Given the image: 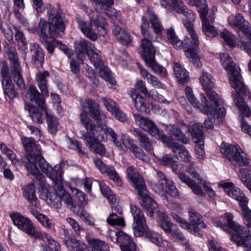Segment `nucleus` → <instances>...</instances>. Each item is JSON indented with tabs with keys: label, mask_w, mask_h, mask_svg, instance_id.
Listing matches in <instances>:
<instances>
[{
	"label": "nucleus",
	"mask_w": 251,
	"mask_h": 251,
	"mask_svg": "<svg viewBox=\"0 0 251 251\" xmlns=\"http://www.w3.org/2000/svg\"><path fill=\"white\" fill-rule=\"evenodd\" d=\"M130 211L134 219L133 229L136 237L145 236L152 243L159 246L162 244L161 236L156 232L150 230L146 224L143 211L135 205L130 204Z\"/></svg>",
	"instance_id": "obj_5"
},
{
	"label": "nucleus",
	"mask_w": 251,
	"mask_h": 251,
	"mask_svg": "<svg viewBox=\"0 0 251 251\" xmlns=\"http://www.w3.org/2000/svg\"><path fill=\"white\" fill-rule=\"evenodd\" d=\"M135 123L141 128L148 132L151 135L160 140L162 142L167 139V136L160 130L155 123L147 118L140 116L139 114H133Z\"/></svg>",
	"instance_id": "obj_15"
},
{
	"label": "nucleus",
	"mask_w": 251,
	"mask_h": 251,
	"mask_svg": "<svg viewBox=\"0 0 251 251\" xmlns=\"http://www.w3.org/2000/svg\"><path fill=\"white\" fill-rule=\"evenodd\" d=\"M107 221L108 224L113 226H124L125 225L124 218L113 213L109 215L107 219Z\"/></svg>",
	"instance_id": "obj_62"
},
{
	"label": "nucleus",
	"mask_w": 251,
	"mask_h": 251,
	"mask_svg": "<svg viewBox=\"0 0 251 251\" xmlns=\"http://www.w3.org/2000/svg\"><path fill=\"white\" fill-rule=\"evenodd\" d=\"M92 251H109V246L104 242L96 239L89 240Z\"/></svg>",
	"instance_id": "obj_50"
},
{
	"label": "nucleus",
	"mask_w": 251,
	"mask_h": 251,
	"mask_svg": "<svg viewBox=\"0 0 251 251\" xmlns=\"http://www.w3.org/2000/svg\"><path fill=\"white\" fill-rule=\"evenodd\" d=\"M80 120L87 131V132H83L82 133L81 139L85 142L86 145L91 151L100 155H105L106 154L105 147L100 143V140H98L96 137V132L92 129L91 119L88 117L86 111L80 114Z\"/></svg>",
	"instance_id": "obj_8"
},
{
	"label": "nucleus",
	"mask_w": 251,
	"mask_h": 251,
	"mask_svg": "<svg viewBox=\"0 0 251 251\" xmlns=\"http://www.w3.org/2000/svg\"><path fill=\"white\" fill-rule=\"evenodd\" d=\"M171 168L174 172L178 174L179 178L191 188L194 193L201 197L205 196V193L202 191L201 187L198 186L195 182L192 180L189 176L183 173V166L182 163L175 161L174 163L172 164Z\"/></svg>",
	"instance_id": "obj_17"
},
{
	"label": "nucleus",
	"mask_w": 251,
	"mask_h": 251,
	"mask_svg": "<svg viewBox=\"0 0 251 251\" xmlns=\"http://www.w3.org/2000/svg\"><path fill=\"white\" fill-rule=\"evenodd\" d=\"M163 143L172 150L178 159L185 162L190 161L191 156L185 147L173 141L172 137H167Z\"/></svg>",
	"instance_id": "obj_19"
},
{
	"label": "nucleus",
	"mask_w": 251,
	"mask_h": 251,
	"mask_svg": "<svg viewBox=\"0 0 251 251\" xmlns=\"http://www.w3.org/2000/svg\"><path fill=\"white\" fill-rule=\"evenodd\" d=\"M142 20L141 33L144 38L141 41V55L154 73L165 77L167 75L166 69L157 63L155 59V50L152 44V37L149 31L150 26L148 20L143 17Z\"/></svg>",
	"instance_id": "obj_3"
},
{
	"label": "nucleus",
	"mask_w": 251,
	"mask_h": 251,
	"mask_svg": "<svg viewBox=\"0 0 251 251\" xmlns=\"http://www.w3.org/2000/svg\"><path fill=\"white\" fill-rule=\"evenodd\" d=\"M161 193H158L163 197H165V194H168L170 195L176 197L178 195V191L177 189L174 185L172 182H167V184L165 185Z\"/></svg>",
	"instance_id": "obj_58"
},
{
	"label": "nucleus",
	"mask_w": 251,
	"mask_h": 251,
	"mask_svg": "<svg viewBox=\"0 0 251 251\" xmlns=\"http://www.w3.org/2000/svg\"><path fill=\"white\" fill-rule=\"evenodd\" d=\"M25 109L28 111L31 118L34 122L39 124L43 122L44 118L42 111H45L44 110L41 109L42 110H41L34 106L28 105H25Z\"/></svg>",
	"instance_id": "obj_45"
},
{
	"label": "nucleus",
	"mask_w": 251,
	"mask_h": 251,
	"mask_svg": "<svg viewBox=\"0 0 251 251\" xmlns=\"http://www.w3.org/2000/svg\"><path fill=\"white\" fill-rule=\"evenodd\" d=\"M166 35L168 40L175 48L177 50L181 49L182 41L178 38L173 28L171 27L167 30Z\"/></svg>",
	"instance_id": "obj_46"
},
{
	"label": "nucleus",
	"mask_w": 251,
	"mask_h": 251,
	"mask_svg": "<svg viewBox=\"0 0 251 251\" xmlns=\"http://www.w3.org/2000/svg\"><path fill=\"white\" fill-rule=\"evenodd\" d=\"M185 94L187 99L191 103L192 105L195 108L200 109L201 112L211 111V107L209 105L210 101L207 100L206 97L201 94V103L199 102L193 93L191 88L187 87L185 90Z\"/></svg>",
	"instance_id": "obj_21"
},
{
	"label": "nucleus",
	"mask_w": 251,
	"mask_h": 251,
	"mask_svg": "<svg viewBox=\"0 0 251 251\" xmlns=\"http://www.w3.org/2000/svg\"><path fill=\"white\" fill-rule=\"evenodd\" d=\"M166 129L168 133L171 136H174L177 141L185 144L189 143V140L185 135L176 126L173 125H169L167 126Z\"/></svg>",
	"instance_id": "obj_39"
},
{
	"label": "nucleus",
	"mask_w": 251,
	"mask_h": 251,
	"mask_svg": "<svg viewBox=\"0 0 251 251\" xmlns=\"http://www.w3.org/2000/svg\"><path fill=\"white\" fill-rule=\"evenodd\" d=\"M126 172L127 177L130 180L132 187L137 191L139 197L140 204L149 212V215L152 216L156 210L157 205L150 196V193L143 177L132 166L128 167Z\"/></svg>",
	"instance_id": "obj_4"
},
{
	"label": "nucleus",
	"mask_w": 251,
	"mask_h": 251,
	"mask_svg": "<svg viewBox=\"0 0 251 251\" xmlns=\"http://www.w3.org/2000/svg\"><path fill=\"white\" fill-rule=\"evenodd\" d=\"M91 123L92 129L96 132V137L100 141H106L108 140L107 135L109 136L111 140L117 136V133L112 128L107 127L105 125H96L91 119Z\"/></svg>",
	"instance_id": "obj_26"
},
{
	"label": "nucleus",
	"mask_w": 251,
	"mask_h": 251,
	"mask_svg": "<svg viewBox=\"0 0 251 251\" xmlns=\"http://www.w3.org/2000/svg\"><path fill=\"white\" fill-rule=\"evenodd\" d=\"M239 177L243 183L251 192V176L248 170L241 169L239 171Z\"/></svg>",
	"instance_id": "obj_56"
},
{
	"label": "nucleus",
	"mask_w": 251,
	"mask_h": 251,
	"mask_svg": "<svg viewBox=\"0 0 251 251\" xmlns=\"http://www.w3.org/2000/svg\"><path fill=\"white\" fill-rule=\"evenodd\" d=\"M119 242L122 251H135L136 246L130 237L122 231H119Z\"/></svg>",
	"instance_id": "obj_31"
},
{
	"label": "nucleus",
	"mask_w": 251,
	"mask_h": 251,
	"mask_svg": "<svg viewBox=\"0 0 251 251\" xmlns=\"http://www.w3.org/2000/svg\"><path fill=\"white\" fill-rule=\"evenodd\" d=\"M27 96L31 102H34L42 110L47 109L44 97L38 92L35 86L31 85L29 87Z\"/></svg>",
	"instance_id": "obj_29"
},
{
	"label": "nucleus",
	"mask_w": 251,
	"mask_h": 251,
	"mask_svg": "<svg viewBox=\"0 0 251 251\" xmlns=\"http://www.w3.org/2000/svg\"><path fill=\"white\" fill-rule=\"evenodd\" d=\"M237 46L241 49L245 50L251 56V31L243 36L239 41Z\"/></svg>",
	"instance_id": "obj_49"
},
{
	"label": "nucleus",
	"mask_w": 251,
	"mask_h": 251,
	"mask_svg": "<svg viewBox=\"0 0 251 251\" xmlns=\"http://www.w3.org/2000/svg\"><path fill=\"white\" fill-rule=\"evenodd\" d=\"M190 174L192 176V177L195 178L196 179H198V180L199 181V183L203 185L204 190L207 193L208 195L210 197L214 196L215 193L214 191L208 186L206 185L204 180L200 178V175L198 172H196L195 171H190Z\"/></svg>",
	"instance_id": "obj_60"
},
{
	"label": "nucleus",
	"mask_w": 251,
	"mask_h": 251,
	"mask_svg": "<svg viewBox=\"0 0 251 251\" xmlns=\"http://www.w3.org/2000/svg\"><path fill=\"white\" fill-rule=\"evenodd\" d=\"M100 53V51L94 46V48L92 49V51L89 52L87 54L91 62L94 64L96 68L98 69L99 67H100L103 64Z\"/></svg>",
	"instance_id": "obj_48"
},
{
	"label": "nucleus",
	"mask_w": 251,
	"mask_h": 251,
	"mask_svg": "<svg viewBox=\"0 0 251 251\" xmlns=\"http://www.w3.org/2000/svg\"><path fill=\"white\" fill-rule=\"evenodd\" d=\"M241 206L244 217V224L247 226L249 232L251 230V210L247 207V203L245 204V206Z\"/></svg>",
	"instance_id": "obj_64"
},
{
	"label": "nucleus",
	"mask_w": 251,
	"mask_h": 251,
	"mask_svg": "<svg viewBox=\"0 0 251 251\" xmlns=\"http://www.w3.org/2000/svg\"><path fill=\"white\" fill-rule=\"evenodd\" d=\"M2 85L5 94L10 99H13L17 96V93L14 89V86L12 84V81L9 83L2 82Z\"/></svg>",
	"instance_id": "obj_61"
},
{
	"label": "nucleus",
	"mask_w": 251,
	"mask_h": 251,
	"mask_svg": "<svg viewBox=\"0 0 251 251\" xmlns=\"http://www.w3.org/2000/svg\"><path fill=\"white\" fill-rule=\"evenodd\" d=\"M98 68L100 70V76L101 78L109 82L111 84H115L116 83V81L112 77L111 72L107 66H104V64H102V65L100 67H99Z\"/></svg>",
	"instance_id": "obj_53"
},
{
	"label": "nucleus",
	"mask_w": 251,
	"mask_h": 251,
	"mask_svg": "<svg viewBox=\"0 0 251 251\" xmlns=\"http://www.w3.org/2000/svg\"><path fill=\"white\" fill-rule=\"evenodd\" d=\"M64 243L70 251H90L86 244L74 238H68Z\"/></svg>",
	"instance_id": "obj_35"
},
{
	"label": "nucleus",
	"mask_w": 251,
	"mask_h": 251,
	"mask_svg": "<svg viewBox=\"0 0 251 251\" xmlns=\"http://www.w3.org/2000/svg\"><path fill=\"white\" fill-rule=\"evenodd\" d=\"M147 12L154 31L156 33L160 32L163 29V27L159 23L156 15L150 8L148 9Z\"/></svg>",
	"instance_id": "obj_52"
},
{
	"label": "nucleus",
	"mask_w": 251,
	"mask_h": 251,
	"mask_svg": "<svg viewBox=\"0 0 251 251\" xmlns=\"http://www.w3.org/2000/svg\"><path fill=\"white\" fill-rule=\"evenodd\" d=\"M215 81L213 77L207 72H203L200 77L201 83L205 89L209 100L217 106L219 101H221V100L219 99L218 94L212 90Z\"/></svg>",
	"instance_id": "obj_18"
},
{
	"label": "nucleus",
	"mask_w": 251,
	"mask_h": 251,
	"mask_svg": "<svg viewBox=\"0 0 251 251\" xmlns=\"http://www.w3.org/2000/svg\"><path fill=\"white\" fill-rule=\"evenodd\" d=\"M22 143L26 152L24 162L28 173L36 177L35 182L43 183V175L40 172L39 168L46 175L51 169V166L49 165L45 159L41 156V149L35 141L33 138L23 137L22 138Z\"/></svg>",
	"instance_id": "obj_1"
},
{
	"label": "nucleus",
	"mask_w": 251,
	"mask_h": 251,
	"mask_svg": "<svg viewBox=\"0 0 251 251\" xmlns=\"http://www.w3.org/2000/svg\"><path fill=\"white\" fill-rule=\"evenodd\" d=\"M10 218L16 226L32 238H40L42 235L41 232L36 230L31 221L20 213L10 214Z\"/></svg>",
	"instance_id": "obj_14"
},
{
	"label": "nucleus",
	"mask_w": 251,
	"mask_h": 251,
	"mask_svg": "<svg viewBox=\"0 0 251 251\" xmlns=\"http://www.w3.org/2000/svg\"><path fill=\"white\" fill-rule=\"evenodd\" d=\"M173 70L176 77L182 83H187L189 80L188 72L178 63H173Z\"/></svg>",
	"instance_id": "obj_41"
},
{
	"label": "nucleus",
	"mask_w": 251,
	"mask_h": 251,
	"mask_svg": "<svg viewBox=\"0 0 251 251\" xmlns=\"http://www.w3.org/2000/svg\"><path fill=\"white\" fill-rule=\"evenodd\" d=\"M224 218L227 224L219 221L216 224V226L220 227L229 234L231 233V240L237 245L247 247L245 251H251V247L248 248L250 240L248 234L244 231V227L233 222V215L230 213H226Z\"/></svg>",
	"instance_id": "obj_6"
},
{
	"label": "nucleus",
	"mask_w": 251,
	"mask_h": 251,
	"mask_svg": "<svg viewBox=\"0 0 251 251\" xmlns=\"http://www.w3.org/2000/svg\"><path fill=\"white\" fill-rule=\"evenodd\" d=\"M97 11L106 13L113 4V0H93Z\"/></svg>",
	"instance_id": "obj_55"
},
{
	"label": "nucleus",
	"mask_w": 251,
	"mask_h": 251,
	"mask_svg": "<svg viewBox=\"0 0 251 251\" xmlns=\"http://www.w3.org/2000/svg\"><path fill=\"white\" fill-rule=\"evenodd\" d=\"M30 50L32 52V62L37 67L42 66L44 61V54L40 46L36 43L30 45Z\"/></svg>",
	"instance_id": "obj_30"
},
{
	"label": "nucleus",
	"mask_w": 251,
	"mask_h": 251,
	"mask_svg": "<svg viewBox=\"0 0 251 251\" xmlns=\"http://www.w3.org/2000/svg\"><path fill=\"white\" fill-rule=\"evenodd\" d=\"M76 206H72L71 210L77 214L88 225L91 226H95V220L85 210L82 209L81 211L75 210Z\"/></svg>",
	"instance_id": "obj_47"
},
{
	"label": "nucleus",
	"mask_w": 251,
	"mask_h": 251,
	"mask_svg": "<svg viewBox=\"0 0 251 251\" xmlns=\"http://www.w3.org/2000/svg\"><path fill=\"white\" fill-rule=\"evenodd\" d=\"M0 75L2 77L1 82L9 83L11 82L12 80L9 74V67L5 61L0 62Z\"/></svg>",
	"instance_id": "obj_59"
},
{
	"label": "nucleus",
	"mask_w": 251,
	"mask_h": 251,
	"mask_svg": "<svg viewBox=\"0 0 251 251\" xmlns=\"http://www.w3.org/2000/svg\"><path fill=\"white\" fill-rule=\"evenodd\" d=\"M15 38L17 41L20 48L25 52L26 55V50H27V43L25 41V38L24 34L19 28L15 27Z\"/></svg>",
	"instance_id": "obj_51"
},
{
	"label": "nucleus",
	"mask_w": 251,
	"mask_h": 251,
	"mask_svg": "<svg viewBox=\"0 0 251 251\" xmlns=\"http://www.w3.org/2000/svg\"><path fill=\"white\" fill-rule=\"evenodd\" d=\"M155 172L158 185L156 184L153 185L152 186V190L156 193H161L162 192L164 186L167 184L168 181L162 172L156 170H155Z\"/></svg>",
	"instance_id": "obj_43"
},
{
	"label": "nucleus",
	"mask_w": 251,
	"mask_h": 251,
	"mask_svg": "<svg viewBox=\"0 0 251 251\" xmlns=\"http://www.w3.org/2000/svg\"><path fill=\"white\" fill-rule=\"evenodd\" d=\"M220 58L223 66L228 75L230 85L236 91V94L232 95L234 101L242 113L248 117L250 114V109L244 102L243 98L239 96L244 95L246 92V87L240 74L239 68L237 66L235 63L231 61V58L227 53H221Z\"/></svg>",
	"instance_id": "obj_2"
},
{
	"label": "nucleus",
	"mask_w": 251,
	"mask_h": 251,
	"mask_svg": "<svg viewBox=\"0 0 251 251\" xmlns=\"http://www.w3.org/2000/svg\"><path fill=\"white\" fill-rule=\"evenodd\" d=\"M7 54L11 64V72L14 82L20 89L25 88V83L22 75V70L17 51L14 47L8 49Z\"/></svg>",
	"instance_id": "obj_11"
},
{
	"label": "nucleus",
	"mask_w": 251,
	"mask_h": 251,
	"mask_svg": "<svg viewBox=\"0 0 251 251\" xmlns=\"http://www.w3.org/2000/svg\"><path fill=\"white\" fill-rule=\"evenodd\" d=\"M134 135L138 139L141 146L150 154L154 155L152 142L148 136L139 129L134 130Z\"/></svg>",
	"instance_id": "obj_28"
},
{
	"label": "nucleus",
	"mask_w": 251,
	"mask_h": 251,
	"mask_svg": "<svg viewBox=\"0 0 251 251\" xmlns=\"http://www.w3.org/2000/svg\"><path fill=\"white\" fill-rule=\"evenodd\" d=\"M221 102L222 101H219V105L216 106L212 102L209 103V105L211 107V111L203 112V113H206L211 116V117L205 120L204 125L206 128L212 129L214 126L213 123L216 122V118L217 119V122L218 124H220L222 121V119H219L220 117L224 116L225 115V110L224 108H222L221 106Z\"/></svg>",
	"instance_id": "obj_20"
},
{
	"label": "nucleus",
	"mask_w": 251,
	"mask_h": 251,
	"mask_svg": "<svg viewBox=\"0 0 251 251\" xmlns=\"http://www.w3.org/2000/svg\"><path fill=\"white\" fill-rule=\"evenodd\" d=\"M134 102L136 109L141 112L149 113L150 112L149 103L145 98L138 94H134L131 96Z\"/></svg>",
	"instance_id": "obj_34"
},
{
	"label": "nucleus",
	"mask_w": 251,
	"mask_h": 251,
	"mask_svg": "<svg viewBox=\"0 0 251 251\" xmlns=\"http://www.w3.org/2000/svg\"><path fill=\"white\" fill-rule=\"evenodd\" d=\"M189 132L191 134L194 142L196 143L203 142V126L197 123L192 122L188 128Z\"/></svg>",
	"instance_id": "obj_32"
},
{
	"label": "nucleus",
	"mask_w": 251,
	"mask_h": 251,
	"mask_svg": "<svg viewBox=\"0 0 251 251\" xmlns=\"http://www.w3.org/2000/svg\"><path fill=\"white\" fill-rule=\"evenodd\" d=\"M34 180V182L30 183L26 186L24 189V197L32 205L37 208L40 207V201L38 200L35 194V187L34 183L37 184ZM37 184L41 185V182H38Z\"/></svg>",
	"instance_id": "obj_27"
},
{
	"label": "nucleus",
	"mask_w": 251,
	"mask_h": 251,
	"mask_svg": "<svg viewBox=\"0 0 251 251\" xmlns=\"http://www.w3.org/2000/svg\"><path fill=\"white\" fill-rule=\"evenodd\" d=\"M188 3L191 6H196L200 13L202 23V30L207 37H214L218 33L214 26L210 25L209 21L206 16L208 12V5L206 0H189Z\"/></svg>",
	"instance_id": "obj_12"
},
{
	"label": "nucleus",
	"mask_w": 251,
	"mask_h": 251,
	"mask_svg": "<svg viewBox=\"0 0 251 251\" xmlns=\"http://www.w3.org/2000/svg\"><path fill=\"white\" fill-rule=\"evenodd\" d=\"M46 8L48 19L50 22H49L46 39L57 37L60 32H63L65 28L64 22V14L61 9L60 5L58 4L57 7H54L50 4H48Z\"/></svg>",
	"instance_id": "obj_9"
},
{
	"label": "nucleus",
	"mask_w": 251,
	"mask_h": 251,
	"mask_svg": "<svg viewBox=\"0 0 251 251\" xmlns=\"http://www.w3.org/2000/svg\"><path fill=\"white\" fill-rule=\"evenodd\" d=\"M227 20L229 25L233 28L242 31L244 36L251 32L248 27V21L245 20L241 14H238L235 16H231L228 17Z\"/></svg>",
	"instance_id": "obj_24"
},
{
	"label": "nucleus",
	"mask_w": 251,
	"mask_h": 251,
	"mask_svg": "<svg viewBox=\"0 0 251 251\" xmlns=\"http://www.w3.org/2000/svg\"><path fill=\"white\" fill-rule=\"evenodd\" d=\"M44 110L48 125V131L50 134L54 135L58 130V122L49 110L46 109Z\"/></svg>",
	"instance_id": "obj_42"
},
{
	"label": "nucleus",
	"mask_w": 251,
	"mask_h": 251,
	"mask_svg": "<svg viewBox=\"0 0 251 251\" xmlns=\"http://www.w3.org/2000/svg\"><path fill=\"white\" fill-rule=\"evenodd\" d=\"M94 48V45L88 41L80 39L75 42V52L79 54H87Z\"/></svg>",
	"instance_id": "obj_36"
},
{
	"label": "nucleus",
	"mask_w": 251,
	"mask_h": 251,
	"mask_svg": "<svg viewBox=\"0 0 251 251\" xmlns=\"http://www.w3.org/2000/svg\"><path fill=\"white\" fill-rule=\"evenodd\" d=\"M113 33L123 45L128 46L132 42V38L129 34L119 26H115L113 29Z\"/></svg>",
	"instance_id": "obj_33"
},
{
	"label": "nucleus",
	"mask_w": 251,
	"mask_h": 251,
	"mask_svg": "<svg viewBox=\"0 0 251 251\" xmlns=\"http://www.w3.org/2000/svg\"><path fill=\"white\" fill-rule=\"evenodd\" d=\"M191 39L186 37L182 41L181 49H185L186 57L190 59L191 62L197 67H200L201 63L197 55V51L199 48V41L197 33L190 35Z\"/></svg>",
	"instance_id": "obj_13"
},
{
	"label": "nucleus",
	"mask_w": 251,
	"mask_h": 251,
	"mask_svg": "<svg viewBox=\"0 0 251 251\" xmlns=\"http://www.w3.org/2000/svg\"><path fill=\"white\" fill-rule=\"evenodd\" d=\"M221 152L234 165L247 166L250 160L247 155L238 145H232L223 143L221 145Z\"/></svg>",
	"instance_id": "obj_10"
},
{
	"label": "nucleus",
	"mask_w": 251,
	"mask_h": 251,
	"mask_svg": "<svg viewBox=\"0 0 251 251\" xmlns=\"http://www.w3.org/2000/svg\"><path fill=\"white\" fill-rule=\"evenodd\" d=\"M50 76V74L47 71L42 73H39L36 75V80L38 86L39 87L43 95H48L47 77Z\"/></svg>",
	"instance_id": "obj_40"
},
{
	"label": "nucleus",
	"mask_w": 251,
	"mask_h": 251,
	"mask_svg": "<svg viewBox=\"0 0 251 251\" xmlns=\"http://www.w3.org/2000/svg\"><path fill=\"white\" fill-rule=\"evenodd\" d=\"M223 188L225 192L227 193L229 196L232 198L240 201V206H245L247 203L248 200L245 194L241 190L236 187L232 182H226L222 185Z\"/></svg>",
	"instance_id": "obj_23"
},
{
	"label": "nucleus",
	"mask_w": 251,
	"mask_h": 251,
	"mask_svg": "<svg viewBox=\"0 0 251 251\" xmlns=\"http://www.w3.org/2000/svg\"><path fill=\"white\" fill-rule=\"evenodd\" d=\"M29 208L32 215L37 219L44 227L48 229H51L53 226L54 224L52 223V220L49 219L47 216L41 213L39 211L34 209L32 207H31L29 206Z\"/></svg>",
	"instance_id": "obj_38"
},
{
	"label": "nucleus",
	"mask_w": 251,
	"mask_h": 251,
	"mask_svg": "<svg viewBox=\"0 0 251 251\" xmlns=\"http://www.w3.org/2000/svg\"><path fill=\"white\" fill-rule=\"evenodd\" d=\"M90 22H86L82 20L78 21V24L84 34L92 41L98 38L97 31L99 34L104 36L107 31L108 25L105 18L100 16L97 13L93 12L90 15Z\"/></svg>",
	"instance_id": "obj_7"
},
{
	"label": "nucleus",
	"mask_w": 251,
	"mask_h": 251,
	"mask_svg": "<svg viewBox=\"0 0 251 251\" xmlns=\"http://www.w3.org/2000/svg\"><path fill=\"white\" fill-rule=\"evenodd\" d=\"M158 221L159 226L167 234H172L177 226L167 220V216L164 212L159 214Z\"/></svg>",
	"instance_id": "obj_37"
},
{
	"label": "nucleus",
	"mask_w": 251,
	"mask_h": 251,
	"mask_svg": "<svg viewBox=\"0 0 251 251\" xmlns=\"http://www.w3.org/2000/svg\"><path fill=\"white\" fill-rule=\"evenodd\" d=\"M221 36L227 46L231 47L235 46V41L234 36L229 31L224 29L221 32Z\"/></svg>",
	"instance_id": "obj_63"
},
{
	"label": "nucleus",
	"mask_w": 251,
	"mask_h": 251,
	"mask_svg": "<svg viewBox=\"0 0 251 251\" xmlns=\"http://www.w3.org/2000/svg\"><path fill=\"white\" fill-rule=\"evenodd\" d=\"M141 73L144 78H146L148 83L151 84L153 87L157 88H163L164 85L154 75L148 72V71L143 68L142 67L138 66Z\"/></svg>",
	"instance_id": "obj_44"
},
{
	"label": "nucleus",
	"mask_w": 251,
	"mask_h": 251,
	"mask_svg": "<svg viewBox=\"0 0 251 251\" xmlns=\"http://www.w3.org/2000/svg\"><path fill=\"white\" fill-rule=\"evenodd\" d=\"M189 220L191 229L188 230L190 232L196 236H201L202 234L200 232L201 228H205L206 225L202 222V216L194 210H191L189 212Z\"/></svg>",
	"instance_id": "obj_25"
},
{
	"label": "nucleus",
	"mask_w": 251,
	"mask_h": 251,
	"mask_svg": "<svg viewBox=\"0 0 251 251\" xmlns=\"http://www.w3.org/2000/svg\"><path fill=\"white\" fill-rule=\"evenodd\" d=\"M104 174H106L117 186L122 185V178L113 166H109Z\"/></svg>",
	"instance_id": "obj_54"
},
{
	"label": "nucleus",
	"mask_w": 251,
	"mask_h": 251,
	"mask_svg": "<svg viewBox=\"0 0 251 251\" xmlns=\"http://www.w3.org/2000/svg\"><path fill=\"white\" fill-rule=\"evenodd\" d=\"M160 3L169 12L175 10L188 17L189 20H195L194 13L192 10L188 9L181 0H160Z\"/></svg>",
	"instance_id": "obj_16"
},
{
	"label": "nucleus",
	"mask_w": 251,
	"mask_h": 251,
	"mask_svg": "<svg viewBox=\"0 0 251 251\" xmlns=\"http://www.w3.org/2000/svg\"><path fill=\"white\" fill-rule=\"evenodd\" d=\"M82 106L89 109L90 116L97 121L101 122L105 120V115L100 110L99 104L95 100H85L82 103Z\"/></svg>",
	"instance_id": "obj_22"
},
{
	"label": "nucleus",
	"mask_w": 251,
	"mask_h": 251,
	"mask_svg": "<svg viewBox=\"0 0 251 251\" xmlns=\"http://www.w3.org/2000/svg\"><path fill=\"white\" fill-rule=\"evenodd\" d=\"M47 175L52 180V181L62 179V170L60 165H56L54 168L51 167V169L48 172Z\"/></svg>",
	"instance_id": "obj_57"
}]
</instances>
